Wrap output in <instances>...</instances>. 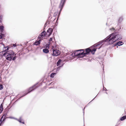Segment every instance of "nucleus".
I'll use <instances>...</instances> for the list:
<instances>
[{
  "label": "nucleus",
  "mask_w": 126,
  "mask_h": 126,
  "mask_svg": "<svg viewBox=\"0 0 126 126\" xmlns=\"http://www.w3.org/2000/svg\"><path fill=\"white\" fill-rule=\"evenodd\" d=\"M102 43V42H101L94 45V46L95 47L92 50H91L89 48L86 49H85L86 52L84 53V56H85L86 55L89 54L90 52H91L92 53L93 51H95L97 48H100L101 47V46Z\"/></svg>",
  "instance_id": "7ed1b4c3"
},
{
  "label": "nucleus",
  "mask_w": 126,
  "mask_h": 126,
  "mask_svg": "<svg viewBox=\"0 0 126 126\" xmlns=\"http://www.w3.org/2000/svg\"><path fill=\"white\" fill-rule=\"evenodd\" d=\"M105 41L109 42V44H111L117 40H119L121 38V35L118 33L112 34L107 37Z\"/></svg>",
  "instance_id": "f257e3e1"
},
{
  "label": "nucleus",
  "mask_w": 126,
  "mask_h": 126,
  "mask_svg": "<svg viewBox=\"0 0 126 126\" xmlns=\"http://www.w3.org/2000/svg\"><path fill=\"white\" fill-rule=\"evenodd\" d=\"M2 36L1 35H0V39H1L2 38Z\"/></svg>",
  "instance_id": "cd10ccee"
},
{
  "label": "nucleus",
  "mask_w": 126,
  "mask_h": 126,
  "mask_svg": "<svg viewBox=\"0 0 126 126\" xmlns=\"http://www.w3.org/2000/svg\"><path fill=\"white\" fill-rule=\"evenodd\" d=\"M48 36H47V34L46 32L45 31H44L38 36V39H40L42 40L46 38Z\"/></svg>",
  "instance_id": "39448f33"
},
{
  "label": "nucleus",
  "mask_w": 126,
  "mask_h": 126,
  "mask_svg": "<svg viewBox=\"0 0 126 126\" xmlns=\"http://www.w3.org/2000/svg\"><path fill=\"white\" fill-rule=\"evenodd\" d=\"M61 61H62V60L61 59H59V60L57 62V64H56L57 66H58L60 65V63Z\"/></svg>",
  "instance_id": "412c9836"
},
{
  "label": "nucleus",
  "mask_w": 126,
  "mask_h": 126,
  "mask_svg": "<svg viewBox=\"0 0 126 126\" xmlns=\"http://www.w3.org/2000/svg\"><path fill=\"white\" fill-rule=\"evenodd\" d=\"M44 47L45 48H49V45L48 44H46L45 46Z\"/></svg>",
  "instance_id": "5701e85b"
},
{
  "label": "nucleus",
  "mask_w": 126,
  "mask_h": 126,
  "mask_svg": "<svg viewBox=\"0 0 126 126\" xmlns=\"http://www.w3.org/2000/svg\"><path fill=\"white\" fill-rule=\"evenodd\" d=\"M38 87V86L37 85V84H36L32 87H30L28 89V92L26 94H28L30 93L31 92H32L33 90L36 89L37 87Z\"/></svg>",
  "instance_id": "423d86ee"
},
{
  "label": "nucleus",
  "mask_w": 126,
  "mask_h": 126,
  "mask_svg": "<svg viewBox=\"0 0 126 126\" xmlns=\"http://www.w3.org/2000/svg\"><path fill=\"white\" fill-rule=\"evenodd\" d=\"M17 121L20 123L23 124H24V122L22 117H20L19 119L17 120Z\"/></svg>",
  "instance_id": "9b49d317"
},
{
  "label": "nucleus",
  "mask_w": 126,
  "mask_h": 126,
  "mask_svg": "<svg viewBox=\"0 0 126 126\" xmlns=\"http://www.w3.org/2000/svg\"><path fill=\"white\" fill-rule=\"evenodd\" d=\"M13 46L14 47H16V44H13Z\"/></svg>",
  "instance_id": "bb28decb"
},
{
  "label": "nucleus",
  "mask_w": 126,
  "mask_h": 126,
  "mask_svg": "<svg viewBox=\"0 0 126 126\" xmlns=\"http://www.w3.org/2000/svg\"><path fill=\"white\" fill-rule=\"evenodd\" d=\"M123 44V43L121 41H119L116 43V45L119 46Z\"/></svg>",
  "instance_id": "2eb2a0df"
},
{
  "label": "nucleus",
  "mask_w": 126,
  "mask_h": 126,
  "mask_svg": "<svg viewBox=\"0 0 126 126\" xmlns=\"http://www.w3.org/2000/svg\"><path fill=\"white\" fill-rule=\"evenodd\" d=\"M43 52L45 53H47L49 52V51L47 48H45L43 49Z\"/></svg>",
  "instance_id": "ddd939ff"
},
{
  "label": "nucleus",
  "mask_w": 126,
  "mask_h": 126,
  "mask_svg": "<svg viewBox=\"0 0 126 126\" xmlns=\"http://www.w3.org/2000/svg\"><path fill=\"white\" fill-rule=\"evenodd\" d=\"M84 50L83 49L76 50L74 52V55L79 58L83 57L84 56Z\"/></svg>",
  "instance_id": "20e7f679"
},
{
  "label": "nucleus",
  "mask_w": 126,
  "mask_h": 126,
  "mask_svg": "<svg viewBox=\"0 0 126 126\" xmlns=\"http://www.w3.org/2000/svg\"><path fill=\"white\" fill-rule=\"evenodd\" d=\"M126 119V115H125V116H124L122 117H121L120 119V120L121 121H122Z\"/></svg>",
  "instance_id": "f3484780"
},
{
  "label": "nucleus",
  "mask_w": 126,
  "mask_h": 126,
  "mask_svg": "<svg viewBox=\"0 0 126 126\" xmlns=\"http://www.w3.org/2000/svg\"><path fill=\"white\" fill-rule=\"evenodd\" d=\"M56 73H52L51 74V75L50 76V77L51 78H53L54 77V76H55V75H56Z\"/></svg>",
  "instance_id": "a211bd4d"
},
{
  "label": "nucleus",
  "mask_w": 126,
  "mask_h": 126,
  "mask_svg": "<svg viewBox=\"0 0 126 126\" xmlns=\"http://www.w3.org/2000/svg\"><path fill=\"white\" fill-rule=\"evenodd\" d=\"M41 40L40 39H39V40L38 41H37L34 43V44L36 45H38L40 44V41Z\"/></svg>",
  "instance_id": "9d476101"
},
{
  "label": "nucleus",
  "mask_w": 126,
  "mask_h": 126,
  "mask_svg": "<svg viewBox=\"0 0 126 126\" xmlns=\"http://www.w3.org/2000/svg\"><path fill=\"white\" fill-rule=\"evenodd\" d=\"M52 32V29L51 28H49L48 29L47 31V32L46 33L47 34V36H49L51 34Z\"/></svg>",
  "instance_id": "1a4fd4ad"
},
{
  "label": "nucleus",
  "mask_w": 126,
  "mask_h": 126,
  "mask_svg": "<svg viewBox=\"0 0 126 126\" xmlns=\"http://www.w3.org/2000/svg\"><path fill=\"white\" fill-rule=\"evenodd\" d=\"M123 20V18L122 17H120L119 18L118 20V22L119 23H121Z\"/></svg>",
  "instance_id": "aec40b11"
},
{
  "label": "nucleus",
  "mask_w": 126,
  "mask_h": 126,
  "mask_svg": "<svg viewBox=\"0 0 126 126\" xmlns=\"http://www.w3.org/2000/svg\"><path fill=\"white\" fill-rule=\"evenodd\" d=\"M4 121H3V120H2V119H1L0 120V126L1 125L3 124L4 123Z\"/></svg>",
  "instance_id": "4be33fe9"
},
{
  "label": "nucleus",
  "mask_w": 126,
  "mask_h": 126,
  "mask_svg": "<svg viewBox=\"0 0 126 126\" xmlns=\"http://www.w3.org/2000/svg\"><path fill=\"white\" fill-rule=\"evenodd\" d=\"M3 27L1 26H0V32H2L3 31Z\"/></svg>",
  "instance_id": "6ab92c4d"
},
{
  "label": "nucleus",
  "mask_w": 126,
  "mask_h": 126,
  "mask_svg": "<svg viewBox=\"0 0 126 126\" xmlns=\"http://www.w3.org/2000/svg\"><path fill=\"white\" fill-rule=\"evenodd\" d=\"M8 47L6 46L5 47V46H4V47L3 49V51L5 52V51L6 50H8Z\"/></svg>",
  "instance_id": "4468645a"
},
{
  "label": "nucleus",
  "mask_w": 126,
  "mask_h": 126,
  "mask_svg": "<svg viewBox=\"0 0 126 126\" xmlns=\"http://www.w3.org/2000/svg\"><path fill=\"white\" fill-rule=\"evenodd\" d=\"M49 41V42H51V41H52V38H50Z\"/></svg>",
  "instance_id": "a878e982"
},
{
  "label": "nucleus",
  "mask_w": 126,
  "mask_h": 126,
  "mask_svg": "<svg viewBox=\"0 0 126 126\" xmlns=\"http://www.w3.org/2000/svg\"><path fill=\"white\" fill-rule=\"evenodd\" d=\"M66 0H61L59 6V8L60 9V10L59 13V15L60 14L61 11L65 3Z\"/></svg>",
  "instance_id": "0eeeda50"
},
{
  "label": "nucleus",
  "mask_w": 126,
  "mask_h": 126,
  "mask_svg": "<svg viewBox=\"0 0 126 126\" xmlns=\"http://www.w3.org/2000/svg\"><path fill=\"white\" fill-rule=\"evenodd\" d=\"M3 85L1 84H0V90H1L3 88Z\"/></svg>",
  "instance_id": "b1692460"
},
{
  "label": "nucleus",
  "mask_w": 126,
  "mask_h": 126,
  "mask_svg": "<svg viewBox=\"0 0 126 126\" xmlns=\"http://www.w3.org/2000/svg\"><path fill=\"white\" fill-rule=\"evenodd\" d=\"M3 106L2 104H1L0 106V113H1L3 110Z\"/></svg>",
  "instance_id": "dca6fc26"
},
{
  "label": "nucleus",
  "mask_w": 126,
  "mask_h": 126,
  "mask_svg": "<svg viewBox=\"0 0 126 126\" xmlns=\"http://www.w3.org/2000/svg\"><path fill=\"white\" fill-rule=\"evenodd\" d=\"M6 114H4L2 117H1V119H2L3 118V121H4L5 120V119L6 117Z\"/></svg>",
  "instance_id": "f8f14e48"
},
{
  "label": "nucleus",
  "mask_w": 126,
  "mask_h": 126,
  "mask_svg": "<svg viewBox=\"0 0 126 126\" xmlns=\"http://www.w3.org/2000/svg\"><path fill=\"white\" fill-rule=\"evenodd\" d=\"M12 50L7 51L3 54V56H4L6 59L8 60H11L13 58V60L14 61L16 59V54Z\"/></svg>",
  "instance_id": "f03ea898"
},
{
  "label": "nucleus",
  "mask_w": 126,
  "mask_h": 126,
  "mask_svg": "<svg viewBox=\"0 0 126 126\" xmlns=\"http://www.w3.org/2000/svg\"><path fill=\"white\" fill-rule=\"evenodd\" d=\"M110 29L111 31H112V30L114 31V30H115L114 28H110Z\"/></svg>",
  "instance_id": "393cba45"
},
{
  "label": "nucleus",
  "mask_w": 126,
  "mask_h": 126,
  "mask_svg": "<svg viewBox=\"0 0 126 126\" xmlns=\"http://www.w3.org/2000/svg\"><path fill=\"white\" fill-rule=\"evenodd\" d=\"M53 56H57L59 55L60 53V51L58 50L53 49Z\"/></svg>",
  "instance_id": "6e6552de"
}]
</instances>
